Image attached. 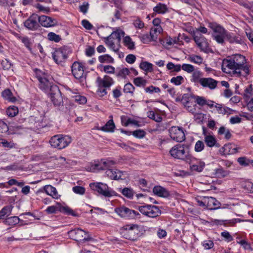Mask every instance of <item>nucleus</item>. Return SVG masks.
Here are the masks:
<instances>
[{
    "instance_id": "54",
    "label": "nucleus",
    "mask_w": 253,
    "mask_h": 253,
    "mask_svg": "<svg viewBox=\"0 0 253 253\" xmlns=\"http://www.w3.org/2000/svg\"><path fill=\"white\" fill-rule=\"evenodd\" d=\"M189 60L192 62H193V63H195L198 64H200L203 62L202 58L201 56H198V55H193L192 56H190L189 57Z\"/></svg>"
},
{
    "instance_id": "12",
    "label": "nucleus",
    "mask_w": 253,
    "mask_h": 253,
    "mask_svg": "<svg viewBox=\"0 0 253 253\" xmlns=\"http://www.w3.org/2000/svg\"><path fill=\"white\" fill-rule=\"evenodd\" d=\"M170 138L178 142H181L185 139V135L182 127L172 126L169 130Z\"/></svg>"
},
{
    "instance_id": "23",
    "label": "nucleus",
    "mask_w": 253,
    "mask_h": 253,
    "mask_svg": "<svg viewBox=\"0 0 253 253\" xmlns=\"http://www.w3.org/2000/svg\"><path fill=\"white\" fill-rule=\"evenodd\" d=\"M43 190L44 192L48 195L52 197V198L54 199H58L59 197V195L58 194V192L56 189V188L51 185H45L43 187Z\"/></svg>"
},
{
    "instance_id": "10",
    "label": "nucleus",
    "mask_w": 253,
    "mask_h": 253,
    "mask_svg": "<svg viewBox=\"0 0 253 253\" xmlns=\"http://www.w3.org/2000/svg\"><path fill=\"white\" fill-rule=\"evenodd\" d=\"M90 187L94 191L106 197H110L115 195V192L108 187V185L101 182L90 183Z\"/></svg>"
},
{
    "instance_id": "47",
    "label": "nucleus",
    "mask_w": 253,
    "mask_h": 253,
    "mask_svg": "<svg viewBox=\"0 0 253 253\" xmlns=\"http://www.w3.org/2000/svg\"><path fill=\"white\" fill-rule=\"evenodd\" d=\"M135 90V87L131 83L126 84L124 87V91L125 93H130L133 94V93Z\"/></svg>"
},
{
    "instance_id": "8",
    "label": "nucleus",
    "mask_w": 253,
    "mask_h": 253,
    "mask_svg": "<svg viewBox=\"0 0 253 253\" xmlns=\"http://www.w3.org/2000/svg\"><path fill=\"white\" fill-rule=\"evenodd\" d=\"M115 212L121 218L128 219H134L139 218L140 213L125 206H121L115 208Z\"/></svg>"
},
{
    "instance_id": "62",
    "label": "nucleus",
    "mask_w": 253,
    "mask_h": 253,
    "mask_svg": "<svg viewBox=\"0 0 253 253\" xmlns=\"http://www.w3.org/2000/svg\"><path fill=\"white\" fill-rule=\"evenodd\" d=\"M141 41L144 43L150 42L152 40V36H149L148 34L143 35L141 38Z\"/></svg>"
},
{
    "instance_id": "27",
    "label": "nucleus",
    "mask_w": 253,
    "mask_h": 253,
    "mask_svg": "<svg viewBox=\"0 0 253 253\" xmlns=\"http://www.w3.org/2000/svg\"><path fill=\"white\" fill-rule=\"evenodd\" d=\"M1 95L5 100L9 102H15L17 100L16 97L13 96L12 92L9 89L4 90L1 93Z\"/></svg>"
},
{
    "instance_id": "2",
    "label": "nucleus",
    "mask_w": 253,
    "mask_h": 253,
    "mask_svg": "<svg viewBox=\"0 0 253 253\" xmlns=\"http://www.w3.org/2000/svg\"><path fill=\"white\" fill-rule=\"evenodd\" d=\"M222 71L227 74H233L237 76H246L249 73V68L246 65L245 56L236 54L230 59H225L222 61Z\"/></svg>"
},
{
    "instance_id": "33",
    "label": "nucleus",
    "mask_w": 253,
    "mask_h": 253,
    "mask_svg": "<svg viewBox=\"0 0 253 253\" xmlns=\"http://www.w3.org/2000/svg\"><path fill=\"white\" fill-rule=\"evenodd\" d=\"M115 127L112 119L109 120L105 125L101 127V130L106 132H113Z\"/></svg>"
},
{
    "instance_id": "64",
    "label": "nucleus",
    "mask_w": 253,
    "mask_h": 253,
    "mask_svg": "<svg viewBox=\"0 0 253 253\" xmlns=\"http://www.w3.org/2000/svg\"><path fill=\"white\" fill-rule=\"evenodd\" d=\"M203 246L206 250H209L213 247V242L211 240L205 241L203 243Z\"/></svg>"
},
{
    "instance_id": "46",
    "label": "nucleus",
    "mask_w": 253,
    "mask_h": 253,
    "mask_svg": "<svg viewBox=\"0 0 253 253\" xmlns=\"http://www.w3.org/2000/svg\"><path fill=\"white\" fill-rule=\"evenodd\" d=\"M122 194L129 199H131L133 196V191L132 189L125 188L122 190Z\"/></svg>"
},
{
    "instance_id": "50",
    "label": "nucleus",
    "mask_w": 253,
    "mask_h": 253,
    "mask_svg": "<svg viewBox=\"0 0 253 253\" xmlns=\"http://www.w3.org/2000/svg\"><path fill=\"white\" fill-rule=\"evenodd\" d=\"M130 73V70L126 68H123L120 70L117 74L116 76L122 78H125L127 75Z\"/></svg>"
},
{
    "instance_id": "35",
    "label": "nucleus",
    "mask_w": 253,
    "mask_h": 253,
    "mask_svg": "<svg viewBox=\"0 0 253 253\" xmlns=\"http://www.w3.org/2000/svg\"><path fill=\"white\" fill-rule=\"evenodd\" d=\"M163 31L161 27H152L150 31V35L152 36V40H156L157 39L158 35Z\"/></svg>"
},
{
    "instance_id": "58",
    "label": "nucleus",
    "mask_w": 253,
    "mask_h": 253,
    "mask_svg": "<svg viewBox=\"0 0 253 253\" xmlns=\"http://www.w3.org/2000/svg\"><path fill=\"white\" fill-rule=\"evenodd\" d=\"M98 60L100 63H104L105 62H109L113 60L112 57L108 54H105L99 56Z\"/></svg>"
},
{
    "instance_id": "43",
    "label": "nucleus",
    "mask_w": 253,
    "mask_h": 253,
    "mask_svg": "<svg viewBox=\"0 0 253 253\" xmlns=\"http://www.w3.org/2000/svg\"><path fill=\"white\" fill-rule=\"evenodd\" d=\"M133 84L137 86H145L147 81L142 77H137L133 79Z\"/></svg>"
},
{
    "instance_id": "17",
    "label": "nucleus",
    "mask_w": 253,
    "mask_h": 253,
    "mask_svg": "<svg viewBox=\"0 0 253 253\" xmlns=\"http://www.w3.org/2000/svg\"><path fill=\"white\" fill-rule=\"evenodd\" d=\"M66 50L64 49H58L52 53V57L54 61L58 64L64 62L67 57Z\"/></svg>"
},
{
    "instance_id": "16",
    "label": "nucleus",
    "mask_w": 253,
    "mask_h": 253,
    "mask_svg": "<svg viewBox=\"0 0 253 253\" xmlns=\"http://www.w3.org/2000/svg\"><path fill=\"white\" fill-rule=\"evenodd\" d=\"M38 15L36 14H33L24 23V26L29 30H35L39 27Z\"/></svg>"
},
{
    "instance_id": "41",
    "label": "nucleus",
    "mask_w": 253,
    "mask_h": 253,
    "mask_svg": "<svg viewBox=\"0 0 253 253\" xmlns=\"http://www.w3.org/2000/svg\"><path fill=\"white\" fill-rule=\"evenodd\" d=\"M6 112L9 117H13L18 114V109L16 106H10L7 109Z\"/></svg>"
},
{
    "instance_id": "22",
    "label": "nucleus",
    "mask_w": 253,
    "mask_h": 253,
    "mask_svg": "<svg viewBox=\"0 0 253 253\" xmlns=\"http://www.w3.org/2000/svg\"><path fill=\"white\" fill-rule=\"evenodd\" d=\"M221 150L225 155L234 154L238 152V148L232 144L225 145Z\"/></svg>"
},
{
    "instance_id": "44",
    "label": "nucleus",
    "mask_w": 253,
    "mask_h": 253,
    "mask_svg": "<svg viewBox=\"0 0 253 253\" xmlns=\"http://www.w3.org/2000/svg\"><path fill=\"white\" fill-rule=\"evenodd\" d=\"M19 222V217L15 216L7 217L5 220V223L8 225H15L18 223Z\"/></svg>"
},
{
    "instance_id": "24",
    "label": "nucleus",
    "mask_w": 253,
    "mask_h": 253,
    "mask_svg": "<svg viewBox=\"0 0 253 253\" xmlns=\"http://www.w3.org/2000/svg\"><path fill=\"white\" fill-rule=\"evenodd\" d=\"M154 13L152 14V16L154 17L156 13L158 14H165L168 11V8L165 4L159 3L156 6L153 8Z\"/></svg>"
},
{
    "instance_id": "21",
    "label": "nucleus",
    "mask_w": 253,
    "mask_h": 253,
    "mask_svg": "<svg viewBox=\"0 0 253 253\" xmlns=\"http://www.w3.org/2000/svg\"><path fill=\"white\" fill-rule=\"evenodd\" d=\"M123 172L118 169L113 170L110 168H108L105 171L106 175L110 179L114 180H118L122 179V176Z\"/></svg>"
},
{
    "instance_id": "39",
    "label": "nucleus",
    "mask_w": 253,
    "mask_h": 253,
    "mask_svg": "<svg viewBox=\"0 0 253 253\" xmlns=\"http://www.w3.org/2000/svg\"><path fill=\"white\" fill-rule=\"evenodd\" d=\"M202 74L199 71H195L193 73L192 75V82L195 83H199L201 84V82H202L203 80V78H201Z\"/></svg>"
},
{
    "instance_id": "28",
    "label": "nucleus",
    "mask_w": 253,
    "mask_h": 253,
    "mask_svg": "<svg viewBox=\"0 0 253 253\" xmlns=\"http://www.w3.org/2000/svg\"><path fill=\"white\" fill-rule=\"evenodd\" d=\"M227 40L230 43H240L241 39L239 36H236L233 34L229 33L227 31L225 35V39Z\"/></svg>"
},
{
    "instance_id": "18",
    "label": "nucleus",
    "mask_w": 253,
    "mask_h": 253,
    "mask_svg": "<svg viewBox=\"0 0 253 253\" xmlns=\"http://www.w3.org/2000/svg\"><path fill=\"white\" fill-rule=\"evenodd\" d=\"M39 22L43 27H50L57 24V21L55 19L45 15L38 16Z\"/></svg>"
},
{
    "instance_id": "37",
    "label": "nucleus",
    "mask_w": 253,
    "mask_h": 253,
    "mask_svg": "<svg viewBox=\"0 0 253 253\" xmlns=\"http://www.w3.org/2000/svg\"><path fill=\"white\" fill-rule=\"evenodd\" d=\"M218 133L220 135L224 134L225 138L228 140L230 139L232 136L230 130L224 126L220 127L218 129Z\"/></svg>"
},
{
    "instance_id": "49",
    "label": "nucleus",
    "mask_w": 253,
    "mask_h": 253,
    "mask_svg": "<svg viewBox=\"0 0 253 253\" xmlns=\"http://www.w3.org/2000/svg\"><path fill=\"white\" fill-rule=\"evenodd\" d=\"M47 38L49 41L55 42H59L61 40L60 36L53 32L49 33L47 35Z\"/></svg>"
},
{
    "instance_id": "42",
    "label": "nucleus",
    "mask_w": 253,
    "mask_h": 253,
    "mask_svg": "<svg viewBox=\"0 0 253 253\" xmlns=\"http://www.w3.org/2000/svg\"><path fill=\"white\" fill-rule=\"evenodd\" d=\"M124 42L126 46L129 49L134 48V43L132 41L131 39L129 36H126L124 39Z\"/></svg>"
},
{
    "instance_id": "14",
    "label": "nucleus",
    "mask_w": 253,
    "mask_h": 253,
    "mask_svg": "<svg viewBox=\"0 0 253 253\" xmlns=\"http://www.w3.org/2000/svg\"><path fill=\"white\" fill-rule=\"evenodd\" d=\"M115 164V162L113 160H101L100 162L92 165L91 167V169L93 172L98 170H107L108 168H112Z\"/></svg>"
},
{
    "instance_id": "20",
    "label": "nucleus",
    "mask_w": 253,
    "mask_h": 253,
    "mask_svg": "<svg viewBox=\"0 0 253 253\" xmlns=\"http://www.w3.org/2000/svg\"><path fill=\"white\" fill-rule=\"evenodd\" d=\"M217 81L211 78H203L200 84L204 87H208L211 89H213L217 86Z\"/></svg>"
},
{
    "instance_id": "61",
    "label": "nucleus",
    "mask_w": 253,
    "mask_h": 253,
    "mask_svg": "<svg viewBox=\"0 0 253 253\" xmlns=\"http://www.w3.org/2000/svg\"><path fill=\"white\" fill-rule=\"evenodd\" d=\"M73 191L76 194L83 195L85 192V189L82 186H75L73 188Z\"/></svg>"
},
{
    "instance_id": "1",
    "label": "nucleus",
    "mask_w": 253,
    "mask_h": 253,
    "mask_svg": "<svg viewBox=\"0 0 253 253\" xmlns=\"http://www.w3.org/2000/svg\"><path fill=\"white\" fill-rule=\"evenodd\" d=\"M37 78L39 81V87L42 90L48 92L50 98L53 104L56 106L63 105V101L61 93L58 87L52 85L48 81L47 73L39 69H35Z\"/></svg>"
},
{
    "instance_id": "34",
    "label": "nucleus",
    "mask_w": 253,
    "mask_h": 253,
    "mask_svg": "<svg viewBox=\"0 0 253 253\" xmlns=\"http://www.w3.org/2000/svg\"><path fill=\"white\" fill-rule=\"evenodd\" d=\"M61 205L59 203H56L55 205L48 207L45 211L48 214L55 213L57 211H60Z\"/></svg>"
},
{
    "instance_id": "32",
    "label": "nucleus",
    "mask_w": 253,
    "mask_h": 253,
    "mask_svg": "<svg viewBox=\"0 0 253 253\" xmlns=\"http://www.w3.org/2000/svg\"><path fill=\"white\" fill-rule=\"evenodd\" d=\"M122 132L127 135H130L131 134H132L134 137L138 138H143L146 134L145 132L142 129H137L132 132L126 131V130H122Z\"/></svg>"
},
{
    "instance_id": "63",
    "label": "nucleus",
    "mask_w": 253,
    "mask_h": 253,
    "mask_svg": "<svg viewBox=\"0 0 253 253\" xmlns=\"http://www.w3.org/2000/svg\"><path fill=\"white\" fill-rule=\"evenodd\" d=\"M8 127L5 123L0 120V132L4 133L8 131Z\"/></svg>"
},
{
    "instance_id": "45",
    "label": "nucleus",
    "mask_w": 253,
    "mask_h": 253,
    "mask_svg": "<svg viewBox=\"0 0 253 253\" xmlns=\"http://www.w3.org/2000/svg\"><path fill=\"white\" fill-rule=\"evenodd\" d=\"M184 82V78L181 76H177L176 77H172L170 79V82L176 85H180Z\"/></svg>"
},
{
    "instance_id": "11",
    "label": "nucleus",
    "mask_w": 253,
    "mask_h": 253,
    "mask_svg": "<svg viewBox=\"0 0 253 253\" xmlns=\"http://www.w3.org/2000/svg\"><path fill=\"white\" fill-rule=\"evenodd\" d=\"M192 35L194 41L202 51L206 53H209L211 51L209 47V43L207 40L201 33L198 32H194L192 33Z\"/></svg>"
},
{
    "instance_id": "56",
    "label": "nucleus",
    "mask_w": 253,
    "mask_h": 253,
    "mask_svg": "<svg viewBox=\"0 0 253 253\" xmlns=\"http://www.w3.org/2000/svg\"><path fill=\"white\" fill-rule=\"evenodd\" d=\"M145 90L146 92L152 93L153 92L159 93L161 91L160 89L158 87H155L151 85L149 87H146Z\"/></svg>"
},
{
    "instance_id": "31",
    "label": "nucleus",
    "mask_w": 253,
    "mask_h": 253,
    "mask_svg": "<svg viewBox=\"0 0 253 253\" xmlns=\"http://www.w3.org/2000/svg\"><path fill=\"white\" fill-rule=\"evenodd\" d=\"M13 207L11 205L4 207L0 211V219H3L4 217H8L11 213Z\"/></svg>"
},
{
    "instance_id": "4",
    "label": "nucleus",
    "mask_w": 253,
    "mask_h": 253,
    "mask_svg": "<svg viewBox=\"0 0 253 253\" xmlns=\"http://www.w3.org/2000/svg\"><path fill=\"white\" fill-rule=\"evenodd\" d=\"M189 152V146L181 144L173 146L169 150V154L171 157L186 162L191 161V156Z\"/></svg>"
},
{
    "instance_id": "3",
    "label": "nucleus",
    "mask_w": 253,
    "mask_h": 253,
    "mask_svg": "<svg viewBox=\"0 0 253 253\" xmlns=\"http://www.w3.org/2000/svg\"><path fill=\"white\" fill-rule=\"evenodd\" d=\"M145 232L142 226L136 224H127L122 228V233L128 240L135 241L141 236Z\"/></svg>"
},
{
    "instance_id": "59",
    "label": "nucleus",
    "mask_w": 253,
    "mask_h": 253,
    "mask_svg": "<svg viewBox=\"0 0 253 253\" xmlns=\"http://www.w3.org/2000/svg\"><path fill=\"white\" fill-rule=\"evenodd\" d=\"M89 8V3L87 2H84L83 4L80 6L79 9L81 12L84 14L87 13Z\"/></svg>"
},
{
    "instance_id": "60",
    "label": "nucleus",
    "mask_w": 253,
    "mask_h": 253,
    "mask_svg": "<svg viewBox=\"0 0 253 253\" xmlns=\"http://www.w3.org/2000/svg\"><path fill=\"white\" fill-rule=\"evenodd\" d=\"M190 100L189 95L188 94H184L181 97V103L185 106L187 107Z\"/></svg>"
},
{
    "instance_id": "13",
    "label": "nucleus",
    "mask_w": 253,
    "mask_h": 253,
    "mask_svg": "<svg viewBox=\"0 0 253 253\" xmlns=\"http://www.w3.org/2000/svg\"><path fill=\"white\" fill-rule=\"evenodd\" d=\"M68 233L70 238L77 241H89L92 239L91 237L87 235V233L85 231L81 229L70 230Z\"/></svg>"
},
{
    "instance_id": "55",
    "label": "nucleus",
    "mask_w": 253,
    "mask_h": 253,
    "mask_svg": "<svg viewBox=\"0 0 253 253\" xmlns=\"http://www.w3.org/2000/svg\"><path fill=\"white\" fill-rule=\"evenodd\" d=\"M60 212L67 213L69 215L76 216L74 211L68 207H63L61 205Z\"/></svg>"
},
{
    "instance_id": "30",
    "label": "nucleus",
    "mask_w": 253,
    "mask_h": 253,
    "mask_svg": "<svg viewBox=\"0 0 253 253\" xmlns=\"http://www.w3.org/2000/svg\"><path fill=\"white\" fill-rule=\"evenodd\" d=\"M204 141L206 145L210 147H212L214 146L218 147V144L216 143V140L215 138L212 135H206L204 138Z\"/></svg>"
},
{
    "instance_id": "48",
    "label": "nucleus",
    "mask_w": 253,
    "mask_h": 253,
    "mask_svg": "<svg viewBox=\"0 0 253 253\" xmlns=\"http://www.w3.org/2000/svg\"><path fill=\"white\" fill-rule=\"evenodd\" d=\"M74 100L78 103L80 104H84L86 102V98L84 96L80 95L79 94L75 95L73 96Z\"/></svg>"
},
{
    "instance_id": "19",
    "label": "nucleus",
    "mask_w": 253,
    "mask_h": 253,
    "mask_svg": "<svg viewBox=\"0 0 253 253\" xmlns=\"http://www.w3.org/2000/svg\"><path fill=\"white\" fill-rule=\"evenodd\" d=\"M96 81L99 87H109L114 83L113 79L108 76H105L103 79L98 77Z\"/></svg>"
},
{
    "instance_id": "52",
    "label": "nucleus",
    "mask_w": 253,
    "mask_h": 253,
    "mask_svg": "<svg viewBox=\"0 0 253 253\" xmlns=\"http://www.w3.org/2000/svg\"><path fill=\"white\" fill-rule=\"evenodd\" d=\"M204 143L202 141L198 140L195 143L194 150L196 152H200L204 149Z\"/></svg>"
},
{
    "instance_id": "7",
    "label": "nucleus",
    "mask_w": 253,
    "mask_h": 253,
    "mask_svg": "<svg viewBox=\"0 0 253 253\" xmlns=\"http://www.w3.org/2000/svg\"><path fill=\"white\" fill-rule=\"evenodd\" d=\"M210 27L212 30V37L215 41L220 44H223L227 31L222 27L215 23H211Z\"/></svg>"
},
{
    "instance_id": "6",
    "label": "nucleus",
    "mask_w": 253,
    "mask_h": 253,
    "mask_svg": "<svg viewBox=\"0 0 253 253\" xmlns=\"http://www.w3.org/2000/svg\"><path fill=\"white\" fill-rule=\"evenodd\" d=\"M125 32L121 30H117L114 31L111 34L105 38V42L106 45L115 52H117L119 50L118 47L115 45V41H116L117 43H119L121 40L122 37H124Z\"/></svg>"
},
{
    "instance_id": "9",
    "label": "nucleus",
    "mask_w": 253,
    "mask_h": 253,
    "mask_svg": "<svg viewBox=\"0 0 253 253\" xmlns=\"http://www.w3.org/2000/svg\"><path fill=\"white\" fill-rule=\"evenodd\" d=\"M138 210L141 214L150 218H156L161 214L160 209L154 205H146L139 206Z\"/></svg>"
},
{
    "instance_id": "51",
    "label": "nucleus",
    "mask_w": 253,
    "mask_h": 253,
    "mask_svg": "<svg viewBox=\"0 0 253 253\" xmlns=\"http://www.w3.org/2000/svg\"><path fill=\"white\" fill-rule=\"evenodd\" d=\"M133 25L137 29H142L144 27V22L139 18L137 17L133 20Z\"/></svg>"
},
{
    "instance_id": "29",
    "label": "nucleus",
    "mask_w": 253,
    "mask_h": 253,
    "mask_svg": "<svg viewBox=\"0 0 253 253\" xmlns=\"http://www.w3.org/2000/svg\"><path fill=\"white\" fill-rule=\"evenodd\" d=\"M229 171L224 170L222 168L216 169L214 170L213 175L217 178H223L228 175Z\"/></svg>"
},
{
    "instance_id": "38",
    "label": "nucleus",
    "mask_w": 253,
    "mask_h": 253,
    "mask_svg": "<svg viewBox=\"0 0 253 253\" xmlns=\"http://www.w3.org/2000/svg\"><path fill=\"white\" fill-rule=\"evenodd\" d=\"M237 239L239 241H237V243L240 244L243 248L246 250L252 251L253 248H252L251 244L245 239L240 240V237H237Z\"/></svg>"
},
{
    "instance_id": "15",
    "label": "nucleus",
    "mask_w": 253,
    "mask_h": 253,
    "mask_svg": "<svg viewBox=\"0 0 253 253\" xmlns=\"http://www.w3.org/2000/svg\"><path fill=\"white\" fill-rule=\"evenodd\" d=\"M72 72L75 78L77 79H80L85 76L84 66L82 63L78 62H75L73 64Z\"/></svg>"
},
{
    "instance_id": "5",
    "label": "nucleus",
    "mask_w": 253,
    "mask_h": 253,
    "mask_svg": "<svg viewBox=\"0 0 253 253\" xmlns=\"http://www.w3.org/2000/svg\"><path fill=\"white\" fill-rule=\"evenodd\" d=\"M71 141V137L68 135L57 134L50 138L49 143L52 147L62 149L68 146Z\"/></svg>"
},
{
    "instance_id": "25",
    "label": "nucleus",
    "mask_w": 253,
    "mask_h": 253,
    "mask_svg": "<svg viewBox=\"0 0 253 253\" xmlns=\"http://www.w3.org/2000/svg\"><path fill=\"white\" fill-rule=\"evenodd\" d=\"M205 200H207V207L210 209H216L220 206V203L213 197H207Z\"/></svg>"
},
{
    "instance_id": "57",
    "label": "nucleus",
    "mask_w": 253,
    "mask_h": 253,
    "mask_svg": "<svg viewBox=\"0 0 253 253\" xmlns=\"http://www.w3.org/2000/svg\"><path fill=\"white\" fill-rule=\"evenodd\" d=\"M243 188L251 193H253V183L246 182L243 184Z\"/></svg>"
},
{
    "instance_id": "36",
    "label": "nucleus",
    "mask_w": 253,
    "mask_h": 253,
    "mask_svg": "<svg viewBox=\"0 0 253 253\" xmlns=\"http://www.w3.org/2000/svg\"><path fill=\"white\" fill-rule=\"evenodd\" d=\"M205 166V163L200 161L197 164H192L190 168L192 171L201 172Z\"/></svg>"
},
{
    "instance_id": "53",
    "label": "nucleus",
    "mask_w": 253,
    "mask_h": 253,
    "mask_svg": "<svg viewBox=\"0 0 253 253\" xmlns=\"http://www.w3.org/2000/svg\"><path fill=\"white\" fill-rule=\"evenodd\" d=\"M182 69L188 73H191L194 71V67L193 65L189 64H183L181 65Z\"/></svg>"
},
{
    "instance_id": "40",
    "label": "nucleus",
    "mask_w": 253,
    "mask_h": 253,
    "mask_svg": "<svg viewBox=\"0 0 253 253\" xmlns=\"http://www.w3.org/2000/svg\"><path fill=\"white\" fill-rule=\"evenodd\" d=\"M139 67L146 72H152L153 71V65L146 61L141 62L139 65Z\"/></svg>"
},
{
    "instance_id": "26",
    "label": "nucleus",
    "mask_w": 253,
    "mask_h": 253,
    "mask_svg": "<svg viewBox=\"0 0 253 253\" xmlns=\"http://www.w3.org/2000/svg\"><path fill=\"white\" fill-rule=\"evenodd\" d=\"M153 191L155 195L159 197H167L169 195L168 191L160 186H155Z\"/></svg>"
}]
</instances>
